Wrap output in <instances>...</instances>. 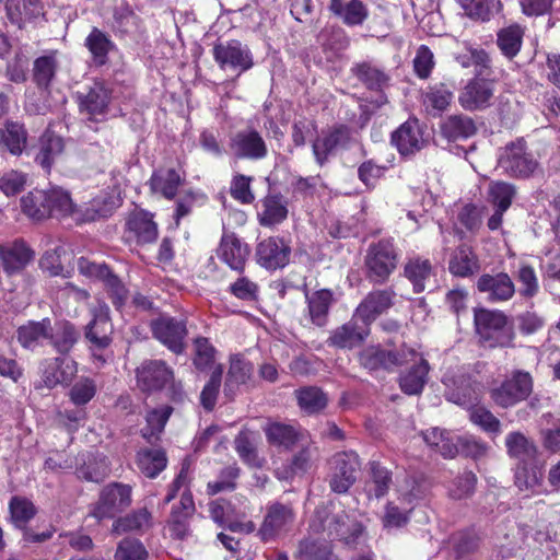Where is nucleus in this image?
<instances>
[{"label":"nucleus","mask_w":560,"mask_h":560,"mask_svg":"<svg viewBox=\"0 0 560 560\" xmlns=\"http://www.w3.org/2000/svg\"><path fill=\"white\" fill-rule=\"evenodd\" d=\"M315 516L320 522V528L327 532L329 537L338 538L346 544L355 542L363 533L357 512L346 511L339 502H330L327 506L317 509Z\"/></svg>","instance_id":"f257e3e1"},{"label":"nucleus","mask_w":560,"mask_h":560,"mask_svg":"<svg viewBox=\"0 0 560 560\" xmlns=\"http://www.w3.org/2000/svg\"><path fill=\"white\" fill-rule=\"evenodd\" d=\"M506 324L508 318L502 312L485 308L475 312L477 334L490 348L512 346L514 332Z\"/></svg>","instance_id":"f03ea898"},{"label":"nucleus","mask_w":560,"mask_h":560,"mask_svg":"<svg viewBox=\"0 0 560 560\" xmlns=\"http://www.w3.org/2000/svg\"><path fill=\"white\" fill-rule=\"evenodd\" d=\"M538 162L527 152L524 140L508 143L498 159V167L504 174L516 178H528L538 168Z\"/></svg>","instance_id":"7ed1b4c3"},{"label":"nucleus","mask_w":560,"mask_h":560,"mask_svg":"<svg viewBox=\"0 0 560 560\" xmlns=\"http://www.w3.org/2000/svg\"><path fill=\"white\" fill-rule=\"evenodd\" d=\"M397 266V254L389 241L369 246L365 256L366 277L374 283H384Z\"/></svg>","instance_id":"20e7f679"},{"label":"nucleus","mask_w":560,"mask_h":560,"mask_svg":"<svg viewBox=\"0 0 560 560\" xmlns=\"http://www.w3.org/2000/svg\"><path fill=\"white\" fill-rule=\"evenodd\" d=\"M329 487L336 493H346L357 481L361 463L354 452H340L330 459Z\"/></svg>","instance_id":"39448f33"},{"label":"nucleus","mask_w":560,"mask_h":560,"mask_svg":"<svg viewBox=\"0 0 560 560\" xmlns=\"http://www.w3.org/2000/svg\"><path fill=\"white\" fill-rule=\"evenodd\" d=\"M131 503V488L127 485L110 483L103 488L98 501L92 506L90 516L98 522L113 518Z\"/></svg>","instance_id":"423d86ee"},{"label":"nucleus","mask_w":560,"mask_h":560,"mask_svg":"<svg viewBox=\"0 0 560 560\" xmlns=\"http://www.w3.org/2000/svg\"><path fill=\"white\" fill-rule=\"evenodd\" d=\"M533 392V378L528 372L514 371L497 388L492 389L491 398L503 408L525 400Z\"/></svg>","instance_id":"0eeeda50"},{"label":"nucleus","mask_w":560,"mask_h":560,"mask_svg":"<svg viewBox=\"0 0 560 560\" xmlns=\"http://www.w3.org/2000/svg\"><path fill=\"white\" fill-rule=\"evenodd\" d=\"M212 52L215 62L223 70L231 69L242 73L254 65L249 48L236 39L217 43Z\"/></svg>","instance_id":"6e6552de"},{"label":"nucleus","mask_w":560,"mask_h":560,"mask_svg":"<svg viewBox=\"0 0 560 560\" xmlns=\"http://www.w3.org/2000/svg\"><path fill=\"white\" fill-rule=\"evenodd\" d=\"M93 318L86 325L84 337L90 350H106L113 342L114 326L109 307L102 303L92 312Z\"/></svg>","instance_id":"1a4fd4ad"},{"label":"nucleus","mask_w":560,"mask_h":560,"mask_svg":"<svg viewBox=\"0 0 560 560\" xmlns=\"http://www.w3.org/2000/svg\"><path fill=\"white\" fill-rule=\"evenodd\" d=\"M173 377V370L162 360H145L136 370L137 387L145 394L163 389Z\"/></svg>","instance_id":"9d476101"},{"label":"nucleus","mask_w":560,"mask_h":560,"mask_svg":"<svg viewBox=\"0 0 560 560\" xmlns=\"http://www.w3.org/2000/svg\"><path fill=\"white\" fill-rule=\"evenodd\" d=\"M229 150L235 159L262 160L268 154L267 144L261 135L247 128L231 136Z\"/></svg>","instance_id":"9b49d317"},{"label":"nucleus","mask_w":560,"mask_h":560,"mask_svg":"<svg viewBox=\"0 0 560 560\" xmlns=\"http://www.w3.org/2000/svg\"><path fill=\"white\" fill-rule=\"evenodd\" d=\"M494 91V81L477 77L463 88L458 102L466 110H483L492 105Z\"/></svg>","instance_id":"f8f14e48"},{"label":"nucleus","mask_w":560,"mask_h":560,"mask_svg":"<svg viewBox=\"0 0 560 560\" xmlns=\"http://www.w3.org/2000/svg\"><path fill=\"white\" fill-rule=\"evenodd\" d=\"M153 336L172 352L179 354L185 349L186 323L170 316H161L151 324Z\"/></svg>","instance_id":"ddd939ff"},{"label":"nucleus","mask_w":560,"mask_h":560,"mask_svg":"<svg viewBox=\"0 0 560 560\" xmlns=\"http://www.w3.org/2000/svg\"><path fill=\"white\" fill-rule=\"evenodd\" d=\"M110 94V89L104 82H94L85 91L78 92L80 112L91 120H97L106 115Z\"/></svg>","instance_id":"4468645a"},{"label":"nucleus","mask_w":560,"mask_h":560,"mask_svg":"<svg viewBox=\"0 0 560 560\" xmlns=\"http://www.w3.org/2000/svg\"><path fill=\"white\" fill-rule=\"evenodd\" d=\"M359 320L360 318L354 314L349 322L335 328L327 339L328 346L349 350L361 346L369 336L370 329L366 324Z\"/></svg>","instance_id":"2eb2a0df"},{"label":"nucleus","mask_w":560,"mask_h":560,"mask_svg":"<svg viewBox=\"0 0 560 560\" xmlns=\"http://www.w3.org/2000/svg\"><path fill=\"white\" fill-rule=\"evenodd\" d=\"M290 254V246L279 237H268L261 241L256 248L257 262L270 270L287 266Z\"/></svg>","instance_id":"dca6fc26"},{"label":"nucleus","mask_w":560,"mask_h":560,"mask_svg":"<svg viewBox=\"0 0 560 560\" xmlns=\"http://www.w3.org/2000/svg\"><path fill=\"white\" fill-rule=\"evenodd\" d=\"M476 285L478 291L487 294L488 301L492 303L506 302L515 293L514 282L505 272L483 273L478 278Z\"/></svg>","instance_id":"f3484780"},{"label":"nucleus","mask_w":560,"mask_h":560,"mask_svg":"<svg viewBox=\"0 0 560 560\" xmlns=\"http://www.w3.org/2000/svg\"><path fill=\"white\" fill-rule=\"evenodd\" d=\"M293 521L294 512L290 505L273 503L267 508L259 535L262 540H270L287 530Z\"/></svg>","instance_id":"a211bd4d"},{"label":"nucleus","mask_w":560,"mask_h":560,"mask_svg":"<svg viewBox=\"0 0 560 560\" xmlns=\"http://www.w3.org/2000/svg\"><path fill=\"white\" fill-rule=\"evenodd\" d=\"M249 246L234 233H224L218 249L219 258L231 269L243 272L249 257Z\"/></svg>","instance_id":"6ab92c4d"},{"label":"nucleus","mask_w":560,"mask_h":560,"mask_svg":"<svg viewBox=\"0 0 560 560\" xmlns=\"http://www.w3.org/2000/svg\"><path fill=\"white\" fill-rule=\"evenodd\" d=\"M63 151V138L51 130H46L38 139L34 162L39 165L45 173L49 174L52 165L62 155Z\"/></svg>","instance_id":"aec40b11"},{"label":"nucleus","mask_w":560,"mask_h":560,"mask_svg":"<svg viewBox=\"0 0 560 560\" xmlns=\"http://www.w3.org/2000/svg\"><path fill=\"white\" fill-rule=\"evenodd\" d=\"M43 365V382L47 388L70 383L78 372L77 362L69 358L49 359Z\"/></svg>","instance_id":"412c9836"},{"label":"nucleus","mask_w":560,"mask_h":560,"mask_svg":"<svg viewBox=\"0 0 560 560\" xmlns=\"http://www.w3.org/2000/svg\"><path fill=\"white\" fill-rule=\"evenodd\" d=\"M128 238L138 244H150L158 238V225L153 215L144 210L132 212L127 220Z\"/></svg>","instance_id":"4be33fe9"},{"label":"nucleus","mask_w":560,"mask_h":560,"mask_svg":"<svg viewBox=\"0 0 560 560\" xmlns=\"http://www.w3.org/2000/svg\"><path fill=\"white\" fill-rule=\"evenodd\" d=\"M392 290H377L369 293L355 310V316L368 326L393 304Z\"/></svg>","instance_id":"5701e85b"},{"label":"nucleus","mask_w":560,"mask_h":560,"mask_svg":"<svg viewBox=\"0 0 560 560\" xmlns=\"http://www.w3.org/2000/svg\"><path fill=\"white\" fill-rule=\"evenodd\" d=\"M51 334V320L49 318L39 322L30 320L18 328L16 339L23 348L34 350L44 346L45 342L49 343Z\"/></svg>","instance_id":"b1692460"},{"label":"nucleus","mask_w":560,"mask_h":560,"mask_svg":"<svg viewBox=\"0 0 560 560\" xmlns=\"http://www.w3.org/2000/svg\"><path fill=\"white\" fill-rule=\"evenodd\" d=\"M5 10L8 19L20 28L44 16L40 0H7Z\"/></svg>","instance_id":"393cba45"},{"label":"nucleus","mask_w":560,"mask_h":560,"mask_svg":"<svg viewBox=\"0 0 560 560\" xmlns=\"http://www.w3.org/2000/svg\"><path fill=\"white\" fill-rule=\"evenodd\" d=\"M328 9L347 26L362 25L369 18V9L361 0H330Z\"/></svg>","instance_id":"a878e982"},{"label":"nucleus","mask_w":560,"mask_h":560,"mask_svg":"<svg viewBox=\"0 0 560 560\" xmlns=\"http://www.w3.org/2000/svg\"><path fill=\"white\" fill-rule=\"evenodd\" d=\"M0 258L8 275L22 271L33 258V252L22 241L0 245Z\"/></svg>","instance_id":"bb28decb"},{"label":"nucleus","mask_w":560,"mask_h":560,"mask_svg":"<svg viewBox=\"0 0 560 560\" xmlns=\"http://www.w3.org/2000/svg\"><path fill=\"white\" fill-rule=\"evenodd\" d=\"M253 364L241 354H234L230 359L224 395L233 398L241 385L246 384L253 376Z\"/></svg>","instance_id":"cd10ccee"},{"label":"nucleus","mask_w":560,"mask_h":560,"mask_svg":"<svg viewBox=\"0 0 560 560\" xmlns=\"http://www.w3.org/2000/svg\"><path fill=\"white\" fill-rule=\"evenodd\" d=\"M392 142L402 155H408L419 151L424 140L418 122L408 120L393 133Z\"/></svg>","instance_id":"c85d7f7f"},{"label":"nucleus","mask_w":560,"mask_h":560,"mask_svg":"<svg viewBox=\"0 0 560 560\" xmlns=\"http://www.w3.org/2000/svg\"><path fill=\"white\" fill-rule=\"evenodd\" d=\"M448 269L456 277L467 278L479 271L480 264L471 247L460 245L453 252Z\"/></svg>","instance_id":"c756f323"},{"label":"nucleus","mask_w":560,"mask_h":560,"mask_svg":"<svg viewBox=\"0 0 560 560\" xmlns=\"http://www.w3.org/2000/svg\"><path fill=\"white\" fill-rule=\"evenodd\" d=\"M315 454V447H303L301 451L293 455L289 463L283 464L281 467H278L275 470L276 477L280 480H289L294 476L307 472L314 464Z\"/></svg>","instance_id":"7c9ffc66"},{"label":"nucleus","mask_w":560,"mask_h":560,"mask_svg":"<svg viewBox=\"0 0 560 560\" xmlns=\"http://www.w3.org/2000/svg\"><path fill=\"white\" fill-rule=\"evenodd\" d=\"M51 332L49 345L60 354L69 353L81 336L77 327L68 320H60L54 326L51 325Z\"/></svg>","instance_id":"2f4dec72"},{"label":"nucleus","mask_w":560,"mask_h":560,"mask_svg":"<svg viewBox=\"0 0 560 560\" xmlns=\"http://www.w3.org/2000/svg\"><path fill=\"white\" fill-rule=\"evenodd\" d=\"M59 69L58 51L51 50L33 62V80L39 89L47 90L52 83Z\"/></svg>","instance_id":"473e14b6"},{"label":"nucleus","mask_w":560,"mask_h":560,"mask_svg":"<svg viewBox=\"0 0 560 560\" xmlns=\"http://www.w3.org/2000/svg\"><path fill=\"white\" fill-rule=\"evenodd\" d=\"M261 208L262 210L258 213V221L262 226H275L288 217L287 201L281 195H267L261 200Z\"/></svg>","instance_id":"72a5a7b5"},{"label":"nucleus","mask_w":560,"mask_h":560,"mask_svg":"<svg viewBox=\"0 0 560 560\" xmlns=\"http://www.w3.org/2000/svg\"><path fill=\"white\" fill-rule=\"evenodd\" d=\"M442 135L448 140L467 139L477 132L474 119L467 115H451L441 125Z\"/></svg>","instance_id":"f704fd0d"},{"label":"nucleus","mask_w":560,"mask_h":560,"mask_svg":"<svg viewBox=\"0 0 560 560\" xmlns=\"http://www.w3.org/2000/svg\"><path fill=\"white\" fill-rule=\"evenodd\" d=\"M83 463L77 468L78 478L85 481L101 482L109 474V463L101 454L83 455Z\"/></svg>","instance_id":"c9c22d12"},{"label":"nucleus","mask_w":560,"mask_h":560,"mask_svg":"<svg viewBox=\"0 0 560 560\" xmlns=\"http://www.w3.org/2000/svg\"><path fill=\"white\" fill-rule=\"evenodd\" d=\"M307 312L311 322L316 326H324L327 322L328 312L332 303V292L327 289H322L306 293Z\"/></svg>","instance_id":"e433bc0d"},{"label":"nucleus","mask_w":560,"mask_h":560,"mask_svg":"<svg viewBox=\"0 0 560 560\" xmlns=\"http://www.w3.org/2000/svg\"><path fill=\"white\" fill-rule=\"evenodd\" d=\"M0 145L13 155H21L27 144V131L19 122H7L0 131Z\"/></svg>","instance_id":"4c0bfd02"},{"label":"nucleus","mask_w":560,"mask_h":560,"mask_svg":"<svg viewBox=\"0 0 560 560\" xmlns=\"http://www.w3.org/2000/svg\"><path fill=\"white\" fill-rule=\"evenodd\" d=\"M348 139V131L343 128H338L329 133L317 138L313 143V153L319 165H323L328 156L339 147L342 145Z\"/></svg>","instance_id":"58836bf2"},{"label":"nucleus","mask_w":560,"mask_h":560,"mask_svg":"<svg viewBox=\"0 0 560 560\" xmlns=\"http://www.w3.org/2000/svg\"><path fill=\"white\" fill-rule=\"evenodd\" d=\"M429 373V363L423 358H419V362L402 374L399 378L401 390L407 395H418L422 392L427 383Z\"/></svg>","instance_id":"ea45409f"},{"label":"nucleus","mask_w":560,"mask_h":560,"mask_svg":"<svg viewBox=\"0 0 560 560\" xmlns=\"http://www.w3.org/2000/svg\"><path fill=\"white\" fill-rule=\"evenodd\" d=\"M352 72L360 82L373 91H382L389 82V75L371 62H362L354 66Z\"/></svg>","instance_id":"a19ab883"},{"label":"nucleus","mask_w":560,"mask_h":560,"mask_svg":"<svg viewBox=\"0 0 560 560\" xmlns=\"http://www.w3.org/2000/svg\"><path fill=\"white\" fill-rule=\"evenodd\" d=\"M505 446L508 454L522 463L534 459L537 454V447L534 442L518 431L506 435Z\"/></svg>","instance_id":"79ce46f5"},{"label":"nucleus","mask_w":560,"mask_h":560,"mask_svg":"<svg viewBox=\"0 0 560 560\" xmlns=\"http://www.w3.org/2000/svg\"><path fill=\"white\" fill-rule=\"evenodd\" d=\"M524 31L518 24L501 28L497 34V45L509 59L514 58L521 50Z\"/></svg>","instance_id":"37998d69"},{"label":"nucleus","mask_w":560,"mask_h":560,"mask_svg":"<svg viewBox=\"0 0 560 560\" xmlns=\"http://www.w3.org/2000/svg\"><path fill=\"white\" fill-rule=\"evenodd\" d=\"M137 464L143 475L154 478L165 469L167 464L166 454L160 448L141 450L137 456Z\"/></svg>","instance_id":"c03bdc74"},{"label":"nucleus","mask_w":560,"mask_h":560,"mask_svg":"<svg viewBox=\"0 0 560 560\" xmlns=\"http://www.w3.org/2000/svg\"><path fill=\"white\" fill-rule=\"evenodd\" d=\"M180 185L179 174L172 168L159 170L153 173L150 179V186L153 192L161 194L167 199L175 197Z\"/></svg>","instance_id":"a18cd8bd"},{"label":"nucleus","mask_w":560,"mask_h":560,"mask_svg":"<svg viewBox=\"0 0 560 560\" xmlns=\"http://www.w3.org/2000/svg\"><path fill=\"white\" fill-rule=\"evenodd\" d=\"M406 278L412 283L417 293L425 289V282L432 276V265L428 259L412 258L405 265Z\"/></svg>","instance_id":"49530a36"},{"label":"nucleus","mask_w":560,"mask_h":560,"mask_svg":"<svg viewBox=\"0 0 560 560\" xmlns=\"http://www.w3.org/2000/svg\"><path fill=\"white\" fill-rule=\"evenodd\" d=\"M172 411V407L163 406L148 412L145 417L147 424L141 429V434L148 442L153 443L159 440Z\"/></svg>","instance_id":"de8ad7c7"},{"label":"nucleus","mask_w":560,"mask_h":560,"mask_svg":"<svg viewBox=\"0 0 560 560\" xmlns=\"http://www.w3.org/2000/svg\"><path fill=\"white\" fill-rule=\"evenodd\" d=\"M234 448L240 458L250 467L260 468L264 466V458L257 453L253 434L248 431H241L234 439Z\"/></svg>","instance_id":"09e8293b"},{"label":"nucleus","mask_w":560,"mask_h":560,"mask_svg":"<svg viewBox=\"0 0 560 560\" xmlns=\"http://www.w3.org/2000/svg\"><path fill=\"white\" fill-rule=\"evenodd\" d=\"M46 190H32L21 199L23 213L34 221H42L49 218V210L46 208Z\"/></svg>","instance_id":"8fccbe9b"},{"label":"nucleus","mask_w":560,"mask_h":560,"mask_svg":"<svg viewBox=\"0 0 560 560\" xmlns=\"http://www.w3.org/2000/svg\"><path fill=\"white\" fill-rule=\"evenodd\" d=\"M85 46L92 54L94 62L98 66L106 63L108 52L115 47L108 36L96 27L86 37Z\"/></svg>","instance_id":"3c124183"},{"label":"nucleus","mask_w":560,"mask_h":560,"mask_svg":"<svg viewBox=\"0 0 560 560\" xmlns=\"http://www.w3.org/2000/svg\"><path fill=\"white\" fill-rule=\"evenodd\" d=\"M151 525V514L147 509H140L125 517H119L113 523L112 532L121 535L131 530H142Z\"/></svg>","instance_id":"603ef678"},{"label":"nucleus","mask_w":560,"mask_h":560,"mask_svg":"<svg viewBox=\"0 0 560 560\" xmlns=\"http://www.w3.org/2000/svg\"><path fill=\"white\" fill-rule=\"evenodd\" d=\"M453 98V92L443 83L429 86L422 93V102L427 109L441 113L445 110Z\"/></svg>","instance_id":"864d4df0"},{"label":"nucleus","mask_w":560,"mask_h":560,"mask_svg":"<svg viewBox=\"0 0 560 560\" xmlns=\"http://www.w3.org/2000/svg\"><path fill=\"white\" fill-rule=\"evenodd\" d=\"M141 20L127 5L118 7L114 13V28L122 35L133 36L141 32Z\"/></svg>","instance_id":"5fc2aeb1"},{"label":"nucleus","mask_w":560,"mask_h":560,"mask_svg":"<svg viewBox=\"0 0 560 560\" xmlns=\"http://www.w3.org/2000/svg\"><path fill=\"white\" fill-rule=\"evenodd\" d=\"M450 382L454 386L447 394L450 400L462 406L471 405L477 400V390L468 380L463 376L459 380L446 378L444 383L447 387H451Z\"/></svg>","instance_id":"6e6d98bb"},{"label":"nucleus","mask_w":560,"mask_h":560,"mask_svg":"<svg viewBox=\"0 0 560 560\" xmlns=\"http://www.w3.org/2000/svg\"><path fill=\"white\" fill-rule=\"evenodd\" d=\"M46 192V208L49 210V217H66L72 213L73 202L67 191L61 188H51Z\"/></svg>","instance_id":"4d7b16f0"},{"label":"nucleus","mask_w":560,"mask_h":560,"mask_svg":"<svg viewBox=\"0 0 560 560\" xmlns=\"http://www.w3.org/2000/svg\"><path fill=\"white\" fill-rule=\"evenodd\" d=\"M360 364L370 371L383 369L388 371V350L381 346H369L359 353Z\"/></svg>","instance_id":"13d9d810"},{"label":"nucleus","mask_w":560,"mask_h":560,"mask_svg":"<svg viewBox=\"0 0 560 560\" xmlns=\"http://www.w3.org/2000/svg\"><path fill=\"white\" fill-rule=\"evenodd\" d=\"M516 194L514 185L506 182H491L489 185V198L495 208L508 210Z\"/></svg>","instance_id":"bf43d9fd"},{"label":"nucleus","mask_w":560,"mask_h":560,"mask_svg":"<svg viewBox=\"0 0 560 560\" xmlns=\"http://www.w3.org/2000/svg\"><path fill=\"white\" fill-rule=\"evenodd\" d=\"M298 401L304 411L314 413L326 407L327 397L317 387H305L298 392Z\"/></svg>","instance_id":"052dcab7"},{"label":"nucleus","mask_w":560,"mask_h":560,"mask_svg":"<svg viewBox=\"0 0 560 560\" xmlns=\"http://www.w3.org/2000/svg\"><path fill=\"white\" fill-rule=\"evenodd\" d=\"M267 440L275 445L289 448L298 440V433L293 427L282 423H271L266 428Z\"/></svg>","instance_id":"680f3d73"},{"label":"nucleus","mask_w":560,"mask_h":560,"mask_svg":"<svg viewBox=\"0 0 560 560\" xmlns=\"http://www.w3.org/2000/svg\"><path fill=\"white\" fill-rule=\"evenodd\" d=\"M330 556L331 547L325 540L316 541L305 539L300 542L298 552L299 560H328Z\"/></svg>","instance_id":"e2e57ef3"},{"label":"nucleus","mask_w":560,"mask_h":560,"mask_svg":"<svg viewBox=\"0 0 560 560\" xmlns=\"http://www.w3.org/2000/svg\"><path fill=\"white\" fill-rule=\"evenodd\" d=\"M28 176L18 170H10L0 176V190L7 196H15L24 190Z\"/></svg>","instance_id":"0e129e2a"},{"label":"nucleus","mask_w":560,"mask_h":560,"mask_svg":"<svg viewBox=\"0 0 560 560\" xmlns=\"http://www.w3.org/2000/svg\"><path fill=\"white\" fill-rule=\"evenodd\" d=\"M542 471L536 466L528 467L525 463L520 465L515 472V485L520 490H532L540 485Z\"/></svg>","instance_id":"69168bd1"},{"label":"nucleus","mask_w":560,"mask_h":560,"mask_svg":"<svg viewBox=\"0 0 560 560\" xmlns=\"http://www.w3.org/2000/svg\"><path fill=\"white\" fill-rule=\"evenodd\" d=\"M148 551L142 542L137 539H122L115 552V560H147Z\"/></svg>","instance_id":"338daca9"},{"label":"nucleus","mask_w":560,"mask_h":560,"mask_svg":"<svg viewBox=\"0 0 560 560\" xmlns=\"http://www.w3.org/2000/svg\"><path fill=\"white\" fill-rule=\"evenodd\" d=\"M11 520L16 527H24L34 517L36 511L32 502L22 498H13L10 502Z\"/></svg>","instance_id":"774afa93"}]
</instances>
